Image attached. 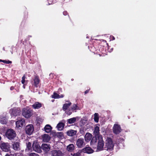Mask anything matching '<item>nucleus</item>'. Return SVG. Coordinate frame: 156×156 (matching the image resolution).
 I'll return each mask as SVG.
<instances>
[{
    "instance_id": "obj_1",
    "label": "nucleus",
    "mask_w": 156,
    "mask_h": 156,
    "mask_svg": "<svg viewBox=\"0 0 156 156\" xmlns=\"http://www.w3.org/2000/svg\"><path fill=\"white\" fill-rule=\"evenodd\" d=\"M114 144L111 138L107 137L105 141L104 149L105 150L111 151L113 150Z\"/></svg>"
},
{
    "instance_id": "obj_2",
    "label": "nucleus",
    "mask_w": 156,
    "mask_h": 156,
    "mask_svg": "<svg viewBox=\"0 0 156 156\" xmlns=\"http://www.w3.org/2000/svg\"><path fill=\"white\" fill-rule=\"evenodd\" d=\"M22 114L24 117L28 118L32 115V110L28 107L24 108L22 110Z\"/></svg>"
},
{
    "instance_id": "obj_3",
    "label": "nucleus",
    "mask_w": 156,
    "mask_h": 156,
    "mask_svg": "<svg viewBox=\"0 0 156 156\" xmlns=\"http://www.w3.org/2000/svg\"><path fill=\"white\" fill-rule=\"evenodd\" d=\"M98 143L97 145L98 151H100L103 150L104 143L102 136H99L98 138Z\"/></svg>"
},
{
    "instance_id": "obj_4",
    "label": "nucleus",
    "mask_w": 156,
    "mask_h": 156,
    "mask_svg": "<svg viewBox=\"0 0 156 156\" xmlns=\"http://www.w3.org/2000/svg\"><path fill=\"white\" fill-rule=\"evenodd\" d=\"M6 136L9 140L14 138L16 136L15 131L12 129H8L6 133Z\"/></svg>"
},
{
    "instance_id": "obj_5",
    "label": "nucleus",
    "mask_w": 156,
    "mask_h": 156,
    "mask_svg": "<svg viewBox=\"0 0 156 156\" xmlns=\"http://www.w3.org/2000/svg\"><path fill=\"white\" fill-rule=\"evenodd\" d=\"M16 127L19 129L24 127L25 126V121L24 119H21L16 121Z\"/></svg>"
},
{
    "instance_id": "obj_6",
    "label": "nucleus",
    "mask_w": 156,
    "mask_h": 156,
    "mask_svg": "<svg viewBox=\"0 0 156 156\" xmlns=\"http://www.w3.org/2000/svg\"><path fill=\"white\" fill-rule=\"evenodd\" d=\"M0 147L3 151L7 152L9 151L10 145L8 143L1 142L0 144Z\"/></svg>"
},
{
    "instance_id": "obj_7",
    "label": "nucleus",
    "mask_w": 156,
    "mask_h": 156,
    "mask_svg": "<svg viewBox=\"0 0 156 156\" xmlns=\"http://www.w3.org/2000/svg\"><path fill=\"white\" fill-rule=\"evenodd\" d=\"M112 130L114 134H118L121 132L122 129L119 124L115 123L113 126Z\"/></svg>"
},
{
    "instance_id": "obj_8",
    "label": "nucleus",
    "mask_w": 156,
    "mask_h": 156,
    "mask_svg": "<svg viewBox=\"0 0 156 156\" xmlns=\"http://www.w3.org/2000/svg\"><path fill=\"white\" fill-rule=\"evenodd\" d=\"M71 105V103L69 102L68 103H65L64 104L62 108L63 110L68 115H70L72 113L70 110H68V109L70 106Z\"/></svg>"
},
{
    "instance_id": "obj_9",
    "label": "nucleus",
    "mask_w": 156,
    "mask_h": 156,
    "mask_svg": "<svg viewBox=\"0 0 156 156\" xmlns=\"http://www.w3.org/2000/svg\"><path fill=\"white\" fill-rule=\"evenodd\" d=\"M32 148L33 150L36 152L40 153L42 152L40 146L36 141L34 142L32 145Z\"/></svg>"
},
{
    "instance_id": "obj_10",
    "label": "nucleus",
    "mask_w": 156,
    "mask_h": 156,
    "mask_svg": "<svg viewBox=\"0 0 156 156\" xmlns=\"http://www.w3.org/2000/svg\"><path fill=\"white\" fill-rule=\"evenodd\" d=\"M34 130V128L32 124H29L27 125L25 128L26 133L28 135H31Z\"/></svg>"
},
{
    "instance_id": "obj_11",
    "label": "nucleus",
    "mask_w": 156,
    "mask_h": 156,
    "mask_svg": "<svg viewBox=\"0 0 156 156\" xmlns=\"http://www.w3.org/2000/svg\"><path fill=\"white\" fill-rule=\"evenodd\" d=\"M85 144L83 138H80L78 139L76 141V145L79 148H81L83 147Z\"/></svg>"
},
{
    "instance_id": "obj_12",
    "label": "nucleus",
    "mask_w": 156,
    "mask_h": 156,
    "mask_svg": "<svg viewBox=\"0 0 156 156\" xmlns=\"http://www.w3.org/2000/svg\"><path fill=\"white\" fill-rule=\"evenodd\" d=\"M20 110L16 109L14 108L11 109L9 112L10 114L12 115L16 116L19 115L20 114Z\"/></svg>"
},
{
    "instance_id": "obj_13",
    "label": "nucleus",
    "mask_w": 156,
    "mask_h": 156,
    "mask_svg": "<svg viewBox=\"0 0 156 156\" xmlns=\"http://www.w3.org/2000/svg\"><path fill=\"white\" fill-rule=\"evenodd\" d=\"M51 147L50 144H42L41 146V148L45 153H47L50 150Z\"/></svg>"
},
{
    "instance_id": "obj_14",
    "label": "nucleus",
    "mask_w": 156,
    "mask_h": 156,
    "mask_svg": "<svg viewBox=\"0 0 156 156\" xmlns=\"http://www.w3.org/2000/svg\"><path fill=\"white\" fill-rule=\"evenodd\" d=\"M51 154L53 156H62L63 154L60 150H55L51 151Z\"/></svg>"
},
{
    "instance_id": "obj_15",
    "label": "nucleus",
    "mask_w": 156,
    "mask_h": 156,
    "mask_svg": "<svg viewBox=\"0 0 156 156\" xmlns=\"http://www.w3.org/2000/svg\"><path fill=\"white\" fill-rule=\"evenodd\" d=\"M7 119L6 118V115L3 114L0 116V123L2 124H5L7 122Z\"/></svg>"
},
{
    "instance_id": "obj_16",
    "label": "nucleus",
    "mask_w": 156,
    "mask_h": 156,
    "mask_svg": "<svg viewBox=\"0 0 156 156\" xmlns=\"http://www.w3.org/2000/svg\"><path fill=\"white\" fill-rule=\"evenodd\" d=\"M82 151L84 153L88 154H91L93 153L94 151L90 147H86L82 150Z\"/></svg>"
},
{
    "instance_id": "obj_17",
    "label": "nucleus",
    "mask_w": 156,
    "mask_h": 156,
    "mask_svg": "<svg viewBox=\"0 0 156 156\" xmlns=\"http://www.w3.org/2000/svg\"><path fill=\"white\" fill-rule=\"evenodd\" d=\"M76 133V131L73 129H70L67 132V135L69 136H73L75 135Z\"/></svg>"
},
{
    "instance_id": "obj_18",
    "label": "nucleus",
    "mask_w": 156,
    "mask_h": 156,
    "mask_svg": "<svg viewBox=\"0 0 156 156\" xmlns=\"http://www.w3.org/2000/svg\"><path fill=\"white\" fill-rule=\"evenodd\" d=\"M94 133L95 135V136L97 137L98 138V137L99 136H102L101 135L99 134V128L98 126L95 127L94 131Z\"/></svg>"
},
{
    "instance_id": "obj_19",
    "label": "nucleus",
    "mask_w": 156,
    "mask_h": 156,
    "mask_svg": "<svg viewBox=\"0 0 156 156\" xmlns=\"http://www.w3.org/2000/svg\"><path fill=\"white\" fill-rule=\"evenodd\" d=\"M34 85L36 87H38L39 86L40 83V80L38 76H35L34 80Z\"/></svg>"
},
{
    "instance_id": "obj_20",
    "label": "nucleus",
    "mask_w": 156,
    "mask_h": 156,
    "mask_svg": "<svg viewBox=\"0 0 156 156\" xmlns=\"http://www.w3.org/2000/svg\"><path fill=\"white\" fill-rule=\"evenodd\" d=\"M92 137L91 134L89 133H87L84 137L85 140L87 142H89L91 139Z\"/></svg>"
},
{
    "instance_id": "obj_21",
    "label": "nucleus",
    "mask_w": 156,
    "mask_h": 156,
    "mask_svg": "<svg viewBox=\"0 0 156 156\" xmlns=\"http://www.w3.org/2000/svg\"><path fill=\"white\" fill-rule=\"evenodd\" d=\"M42 138L43 141L46 142H48L50 139V136L47 134H44L43 135Z\"/></svg>"
},
{
    "instance_id": "obj_22",
    "label": "nucleus",
    "mask_w": 156,
    "mask_h": 156,
    "mask_svg": "<svg viewBox=\"0 0 156 156\" xmlns=\"http://www.w3.org/2000/svg\"><path fill=\"white\" fill-rule=\"evenodd\" d=\"M64 95L63 94H61L60 95H59L58 94L54 92L53 93V95H52L51 97L53 98L57 99L63 98L64 97Z\"/></svg>"
},
{
    "instance_id": "obj_23",
    "label": "nucleus",
    "mask_w": 156,
    "mask_h": 156,
    "mask_svg": "<svg viewBox=\"0 0 156 156\" xmlns=\"http://www.w3.org/2000/svg\"><path fill=\"white\" fill-rule=\"evenodd\" d=\"M32 106L34 109H39L42 106V105L38 102H36Z\"/></svg>"
},
{
    "instance_id": "obj_24",
    "label": "nucleus",
    "mask_w": 156,
    "mask_h": 156,
    "mask_svg": "<svg viewBox=\"0 0 156 156\" xmlns=\"http://www.w3.org/2000/svg\"><path fill=\"white\" fill-rule=\"evenodd\" d=\"M64 124L62 122H60L57 126V128L58 130H62L63 129Z\"/></svg>"
},
{
    "instance_id": "obj_25",
    "label": "nucleus",
    "mask_w": 156,
    "mask_h": 156,
    "mask_svg": "<svg viewBox=\"0 0 156 156\" xmlns=\"http://www.w3.org/2000/svg\"><path fill=\"white\" fill-rule=\"evenodd\" d=\"M44 129L45 132L48 133H50L51 130V127L49 125H46Z\"/></svg>"
},
{
    "instance_id": "obj_26",
    "label": "nucleus",
    "mask_w": 156,
    "mask_h": 156,
    "mask_svg": "<svg viewBox=\"0 0 156 156\" xmlns=\"http://www.w3.org/2000/svg\"><path fill=\"white\" fill-rule=\"evenodd\" d=\"M74 146L73 144H70L67 146V150L70 152H71L74 150Z\"/></svg>"
},
{
    "instance_id": "obj_27",
    "label": "nucleus",
    "mask_w": 156,
    "mask_h": 156,
    "mask_svg": "<svg viewBox=\"0 0 156 156\" xmlns=\"http://www.w3.org/2000/svg\"><path fill=\"white\" fill-rule=\"evenodd\" d=\"M94 122L96 123H98L99 121V115L97 113H95L94 115Z\"/></svg>"
},
{
    "instance_id": "obj_28",
    "label": "nucleus",
    "mask_w": 156,
    "mask_h": 156,
    "mask_svg": "<svg viewBox=\"0 0 156 156\" xmlns=\"http://www.w3.org/2000/svg\"><path fill=\"white\" fill-rule=\"evenodd\" d=\"M12 148L15 150H17L19 148V144L16 142L14 143L12 145Z\"/></svg>"
},
{
    "instance_id": "obj_29",
    "label": "nucleus",
    "mask_w": 156,
    "mask_h": 156,
    "mask_svg": "<svg viewBox=\"0 0 156 156\" xmlns=\"http://www.w3.org/2000/svg\"><path fill=\"white\" fill-rule=\"evenodd\" d=\"M76 121V118L73 117L67 120V122L69 124H72L74 123Z\"/></svg>"
},
{
    "instance_id": "obj_30",
    "label": "nucleus",
    "mask_w": 156,
    "mask_h": 156,
    "mask_svg": "<svg viewBox=\"0 0 156 156\" xmlns=\"http://www.w3.org/2000/svg\"><path fill=\"white\" fill-rule=\"evenodd\" d=\"M97 137H93L91 141L90 144L92 146L96 143L97 140Z\"/></svg>"
},
{
    "instance_id": "obj_31",
    "label": "nucleus",
    "mask_w": 156,
    "mask_h": 156,
    "mask_svg": "<svg viewBox=\"0 0 156 156\" xmlns=\"http://www.w3.org/2000/svg\"><path fill=\"white\" fill-rule=\"evenodd\" d=\"M31 144L29 142L27 144V148L26 150L30 151L31 150Z\"/></svg>"
},
{
    "instance_id": "obj_32",
    "label": "nucleus",
    "mask_w": 156,
    "mask_h": 156,
    "mask_svg": "<svg viewBox=\"0 0 156 156\" xmlns=\"http://www.w3.org/2000/svg\"><path fill=\"white\" fill-rule=\"evenodd\" d=\"M79 108H78V106L77 105L75 104H74L71 107V108L70 110L71 111H74L76 109H78Z\"/></svg>"
},
{
    "instance_id": "obj_33",
    "label": "nucleus",
    "mask_w": 156,
    "mask_h": 156,
    "mask_svg": "<svg viewBox=\"0 0 156 156\" xmlns=\"http://www.w3.org/2000/svg\"><path fill=\"white\" fill-rule=\"evenodd\" d=\"M87 120L86 119H82L80 121V123L81 126L85 125L87 123Z\"/></svg>"
},
{
    "instance_id": "obj_34",
    "label": "nucleus",
    "mask_w": 156,
    "mask_h": 156,
    "mask_svg": "<svg viewBox=\"0 0 156 156\" xmlns=\"http://www.w3.org/2000/svg\"><path fill=\"white\" fill-rule=\"evenodd\" d=\"M81 151H79L78 152L75 153L73 156H80Z\"/></svg>"
},
{
    "instance_id": "obj_35",
    "label": "nucleus",
    "mask_w": 156,
    "mask_h": 156,
    "mask_svg": "<svg viewBox=\"0 0 156 156\" xmlns=\"http://www.w3.org/2000/svg\"><path fill=\"white\" fill-rule=\"evenodd\" d=\"M3 62L4 63L9 64L12 63V62L9 60H3Z\"/></svg>"
},
{
    "instance_id": "obj_36",
    "label": "nucleus",
    "mask_w": 156,
    "mask_h": 156,
    "mask_svg": "<svg viewBox=\"0 0 156 156\" xmlns=\"http://www.w3.org/2000/svg\"><path fill=\"white\" fill-rule=\"evenodd\" d=\"M25 76L24 75L23 77H22V80H21V82L22 83L24 84L25 83Z\"/></svg>"
},
{
    "instance_id": "obj_37",
    "label": "nucleus",
    "mask_w": 156,
    "mask_h": 156,
    "mask_svg": "<svg viewBox=\"0 0 156 156\" xmlns=\"http://www.w3.org/2000/svg\"><path fill=\"white\" fill-rule=\"evenodd\" d=\"M30 156H39V155L37 154L33 153L30 154Z\"/></svg>"
},
{
    "instance_id": "obj_38",
    "label": "nucleus",
    "mask_w": 156,
    "mask_h": 156,
    "mask_svg": "<svg viewBox=\"0 0 156 156\" xmlns=\"http://www.w3.org/2000/svg\"><path fill=\"white\" fill-rule=\"evenodd\" d=\"M58 135H59V138H62V137L63 136V133L62 132H59V133H58ZM58 136L59 135H58Z\"/></svg>"
},
{
    "instance_id": "obj_39",
    "label": "nucleus",
    "mask_w": 156,
    "mask_h": 156,
    "mask_svg": "<svg viewBox=\"0 0 156 156\" xmlns=\"http://www.w3.org/2000/svg\"><path fill=\"white\" fill-rule=\"evenodd\" d=\"M48 5H50L52 4L53 2L51 0H48Z\"/></svg>"
},
{
    "instance_id": "obj_40",
    "label": "nucleus",
    "mask_w": 156,
    "mask_h": 156,
    "mask_svg": "<svg viewBox=\"0 0 156 156\" xmlns=\"http://www.w3.org/2000/svg\"><path fill=\"white\" fill-rule=\"evenodd\" d=\"M37 120L38 121H40V122H41L43 120L41 118H39L37 119Z\"/></svg>"
},
{
    "instance_id": "obj_41",
    "label": "nucleus",
    "mask_w": 156,
    "mask_h": 156,
    "mask_svg": "<svg viewBox=\"0 0 156 156\" xmlns=\"http://www.w3.org/2000/svg\"><path fill=\"white\" fill-rule=\"evenodd\" d=\"M110 37L112 39V40H115V37L112 36H110Z\"/></svg>"
},
{
    "instance_id": "obj_42",
    "label": "nucleus",
    "mask_w": 156,
    "mask_h": 156,
    "mask_svg": "<svg viewBox=\"0 0 156 156\" xmlns=\"http://www.w3.org/2000/svg\"><path fill=\"white\" fill-rule=\"evenodd\" d=\"M67 12L66 11H64L63 12V14L65 16L66 15H67Z\"/></svg>"
},
{
    "instance_id": "obj_43",
    "label": "nucleus",
    "mask_w": 156,
    "mask_h": 156,
    "mask_svg": "<svg viewBox=\"0 0 156 156\" xmlns=\"http://www.w3.org/2000/svg\"><path fill=\"white\" fill-rule=\"evenodd\" d=\"M89 90H86L84 92L85 94H86L88 93L89 92Z\"/></svg>"
},
{
    "instance_id": "obj_44",
    "label": "nucleus",
    "mask_w": 156,
    "mask_h": 156,
    "mask_svg": "<svg viewBox=\"0 0 156 156\" xmlns=\"http://www.w3.org/2000/svg\"><path fill=\"white\" fill-rule=\"evenodd\" d=\"M14 89V87L13 86H12L11 87L10 89L11 90H13Z\"/></svg>"
},
{
    "instance_id": "obj_45",
    "label": "nucleus",
    "mask_w": 156,
    "mask_h": 156,
    "mask_svg": "<svg viewBox=\"0 0 156 156\" xmlns=\"http://www.w3.org/2000/svg\"><path fill=\"white\" fill-rule=\"evenodd\" d=\"M5 156H10L9 154H6Z\"/></svg>"
},
{
    "instance_id": "obj_46",
    "label": "nucleus",
    "mask_w": 156,
    "mask_h": 156,
    "mask_svg": "<svg viewBox=\"0 0 156 156\" xmlns=\"http://www.w3.org/2000/svg\"><path fill=\"white\" fill-rule=\"evenodd\" d=\"M3 60H1V59H0V62H3Z\"/></svg>"
},
{
    "instance_id": "obj_47",
    "label": "nucleus",
    "mask_w": 156,
    "mask_h": 156,
    "mask_svg": "<svg viewBox=\"0 0 156 156\" xmlns=\"http://www.w3.org/2000/svg\"><path fill=\"white\" fill-rule=\"evenodd\" d=\"M23 87L24 88H25V86H24V85H23Z\"/></svg>"
},
{
    "instance_id": "obj_48",
    "label": "nucleus",
    "mask_w": 156,
    "mask_h": 156,
    "mask_svg": "<svg viewBox=\"0 0 156 156\" xmlns=\"http://www.w3.org/2000/svg\"><path fill=\"white\" fill-rule=\"evenodd\" d=\"M50 75H53V74L52 73H51V74H50Z\"/></svg>"
},
{
    "instance_id": "obj_49",
    "label": "nucleus",
    "mask_w": 156,
    "mask_h": 156,
    "mask_svg": "<svg viewBox=\"0 0 156 156\" xmlns=\"http://www.w3.org/2000/svg\"><path fill=\"white\" fill-rule=\"evenodd\" d=\"M86 38H88V36H87Z\"/></svg>"
},
{
    "instance_id": "obj_50",
    "label": "nucleus",
    "mask_w": 156,
    "mask_h": 156,
    "mask_svg": "<svg viewBox=\"0 0 156 156\" xmlns=\"http://www.w3.org/2000/svg\"><path fill=\"white\" fill-rule=\"evenodd\" d=\"M94 147H94V146H93V148H94Z\"/></svg>"
}]
</instances>
